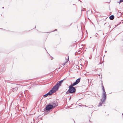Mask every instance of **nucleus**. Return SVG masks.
Segmentation results:
<instances>
[{"label": "nucleus", "instance_id": "nucleus-15", "mask_svg": "<svg viewBox=\"0 0 123 123\" xmlns=\"http://www.w3.org/2000/svg\"><path fill=\"white\" fill-rule=\"evenodd\" d=\"M123 0H120V3H121L123 2Z\"/></svg>", "mask_w": 123, "mask_h": 123}, {"label": "nucleus", "instance_id": "nucleus-3", "mask_svg": "<svg viewBox=\"0 0 123 123\" xmlns=\"http://www.w3.org/2000/svg\"><path fill=\"white\" fill-rule=\"evenodd\" d=\"M102 98H104V99H101V101L102 103H103L105 101L106 98V94L105 92H103L102 94Z\"/></svg>", "mask_w": 123, "mask_h": 123}, {"label": "nucleus", "instance_id": "nucleus-2", "mask_svg": "<svg viewBox=\"0 0 123 123\" xmlns=\"http://www.w3.org/2000/svg\"><path fill=\"white\" fill-rule=\"evenodd\" d=\"M59 86H60L57 83L53 87L51 90H52V92H53L56 91L58 89Z\"/></svg>", "mask_w": 123, "mask_h": 123}, {"label": "nucleus", "instance_id": "nucleus-12", "mask_svg": "<svg viewBox=\"0 0 123 123\" xmlns=\"http://www.w3.org/2000/svg\"><path fill=\"white\" fill-rule=\"evenodd\" d=\"M102 90H103V92H105V89H104V86L103 85V83H102Z\"/></svg>", "mask_w": 123, "mask_h": 123}, {"label": "nucleus", "instance_id": "nucleus-4", "mask_svg": "<svg viewBox=\"0 0 123 123\" xmlns=\"http://www.w3.org/2000/svg\"><path fill=\"white\" fill-rule=\"evenodd\" d=\"M53 108V105H48L46 107V109L47 111H49L50 110Z\"/></svg>", "mask_w": 123, "mask_h": 123}, {"label": "nucleus", "instance_id": "nucleus-10", "mask_svg": "<svg viewBox=\"0 0 123 123\" xmlns=\"http://www.w3.org/2000/svg\"><path fill=\"white\" fill-rule=\"evenodd\" d=\"M114 15H112L109 17L110 19L111 20H113L114 19Z\"/></svg>", "mask_w": 123, "mask_h": 123}, {"label": "nucleus", "instance_id": "nucleus-14", "mask_svg": "<svg viewBox=\"0 0 123 123\" xmlns=\"http://www.w3.org/2000/svg\"><path fill=\"white\" fill-rule=\"evenodd\" d=\"M66 63V62H65L64 63L62 64V65H63V66H64L65 65Z\"/></svg>", "mask_w": 123, "mask_h": 123}, {"label": "nucleus", "instance_id": "nucleus-5", "mask_svg": "<svg viewBox=\"0 0 123 123\" xmlns=\"http://www.w3.org/2000/svg\"><path fill=\"white\" fill-rule=\"evenodd\" d=\"M80 78L77 79L75 82L73 84H72L73 85V86H74L78 84L80 81Z\"/></svg>", "mask_w": 123, "mask_h": 123}, {"label": "nucleus", "instance_id": "nucleus-17", "mask_svg": "<svg viewBox=\"0 0 123 123\" xmlns=\"http://www.w3.org/2000/svg\"><path fill=\"white\" fill-rule=\"evenodd\" d=\"M57 31V30L56 29H55V30L54 31Z\"/></svg>", "mask_w": 123, "mask_h": 123}, {"label": "nucleus", "instance_id": "nucleus-18", "mask_svg": "<svg viewBox=\"0 0 123 123\" xmlns=\"http://www.w3.org/2000/svg\"><path fill=\"white\" fill-rule=\"evenodd\" d=\"M2 8H4V7H2Z\"/></svg>", "mask_w": 123, "mask_h": 123}, {"label": "nucleus", "instance_id": "nucleus-11", "mask_svg": "<svg viewBox=\"0 0 123 123\" xmlns=\"http://www.w3.org/2000/svg\"><path fill=\"white\" fill-rule=\"evenodd\" d=\"M52 105H53V108H54L56 106H57V104L55 103H52Z\"/></svg>", "mask_w": 123, "mask_h": 123}, {"label": "nucleus", "instance_id": "nucleus-9", "mask_svg": "<svg viewBox=\"0 0 123 123\" xmlns=\"http://www.w3.org/2000/svg\"><path fill=\"white\" fill-rule=\"evenodd\" d=\"M18 89V88L17 87H15L14 88H13L12 89V91L13 92H14L17 91Z\"/></svg>", "mask_w": 123, "mask_h": 123}, {"label": "nucleus", "instance_id": "nucleus-8", "mask_svg": "<svg viewBox=\"0 0 123 123\" xmlns=\"http://www.w3.org/2000/svg\"><path fill=\"white\" fill-rule=\"evenodd\" d=\"M64 80H65V79H64L63 80H61L60 81H59L57 82V83L59 85L61 86V84H62V82Z\"/></svg>", "mask_w": 123, "mask_h": 123}, {"label": "nucleus", "instance_id": "nucleus-7", "mask_svg": "<svg viewBox=\"0 0 123 123\" xmlns=\"http://www.w3.org/2000/svg\"><path fill=\"white\" fill-rule=\"evenodd\" d=\"M69 56L67 55L66 57V63H67L69 61Z\"/></svg>", "mask_w": 123, "mask_h": 123}, {"label": "nucleus", "instance_id": "nucleus-1", "mask_svg": "<svg viewBox=\"0 0 123 123\" xmlns=\"http://www.w3.org/2000/svg\"><path fill=\"white\" fill-rule=\"evenodd\" d=\"M73 86L72 84H71V85L69 86V89L66 92V93L68 94L69 93H72L75 92L76 89H75L74 87L73 86Z\"/></svg>", "mask_w": 123, "mask_h": 123}, {"label": "nucleus", "instance_id": "nucleus-13", "mask_svg": "<svg viewBox=\"0 0 123 123\" xmlns=\"http://www.w3.org/2000/svg\"><path fill=\"white\" fill-rule=\"evenodd\" d=\"M102 103H99V105H98V106H101L102 105Z\"/></svg>", "mask_w": 123, "mask_h": 123}, {"label": "nucleus", "instance_id": "nucleus-16", "mask_svg": "<svg viewBox=\"0 0 123 123\" xmlns=\"http://www.w3.org/2000/svg\"><path fill=\"white\" fill-rule=\"evenodd\" d=\"M98 35V34L97 33H96L95 35V36L96 37H97V35Z\"/></svg>", "mask_w": 123, "mask_h": 123}, {"label": "nucleus", "instance_id": "nucleus-6", "mask_svg": "<svg viewBox=\"0 0 123 123\" xmlns=\"http://www.w3.org/2000/svg\"><path fill=\"white\" fill-rule=\"evenodd\" d=\"M52 90H50V91L47 93L46 94L44 95V96L45 97H46L49 95H51L53 93V92H52Z\"/></svg>", "mask_w": 123, "mask_h": 123}]
</instances>
